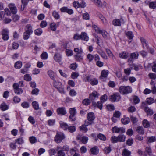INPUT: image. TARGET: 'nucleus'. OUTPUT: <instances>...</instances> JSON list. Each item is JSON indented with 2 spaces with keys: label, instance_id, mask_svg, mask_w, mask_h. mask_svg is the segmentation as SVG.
<instances>
[{
  "label": "nucleus",
  "instance_id": "1",
  "mask_svg": "<svg viewBox=\"0 0 156 156\" xmlns=\"http://www.w3.org/2000/svg\"><path fill=\"white\" fill-rule=\"evenodd\" d=\"M65 138V136L62 132L57 131L55 137V140L57 143H59Z\"/></svg>",
  "mask_w": 156,
  "mask_h": 156
},
{
  "label": "nucleus",
  "instance_id": "2",
  "mask_svg": "<svg viewBox=\"0 0 156 156\" xmlns=\"http://www.w3.org/2000/svg\"><path fill=\"white\" fill-rule=\"evenodd\" d=\"M119 90L121 93L124 94L131 93L132 91V89L129 86H121L119 88Z\"/></svg>",
  "mask_w": 156,
  "mask_h": 156
},
{
  "label": "nucleus",
  "instance_id": "3",
  "mask_svg": "<svg viewBox=\"0 0 156 156\" xmlns=\"http://www.w3.org/2000/svg\"><path fill=\"white\" fill-rule=\"evenodd\" d=\"M93 28L95 30V32L98 34H101L104 38L106 37L107 32L104 30H101L97 25H94L92 26Z\"/></svg>",
  "mask_w": 156,
  "mask_h": 156
},
{
  "label": "nucleus",
  "instance_id": "4",
  "mask_svg": "<svg viewBox=\"0 0 156 156\" xmlns=\"http://www.w3.org/2000/svg\"><path fill=\"white\" fill-rule=\"evenodd\" d=\"M2 38L4 41L8 40L9 39V31L7 28H4L2 30Z\"/></svg>",
  "mask_w": 156,
  "mask_h": 156
},
{
  "label": "nucleus",
  "instance_id": "5",
  "mask_svg": "<svg viewBox=\"0 0 156 156\" xmlns=\"http://www.w3.org/2000/svg\"><path fill=\"white\" fill-rule=\"evenodd\" d=\"M53 58L55 62H58L60 65L63 64V62L62 61V55L60 53H55L53 57Z\"/></svg>",
  "mask_w": 156,
  "mask_h": 156
},
{
  "label": "nucleus",
  "instance_id": "6",
  "mask_svg": "<svg viewBox=\"0 0 156 156\" xmlns=\"http://www.w3.org/2000/svg\"><path fill=\"white\" fill-rule=\"evenodd\" d=\"M112 130L114 133H123L125 132V129L123 127H118L115 126L112 128Z\"/></svg>",
  "mask_w": 156,
  "mask_h": 156
},
{
  "label": "nucleus",
  "instance_id": "7",
  "mask_svg": "<svg viewBox=\"0 0 156 156\" xmlns=\"http://www.w3.org/2000/svg\"><path fill=\"white\" fill-rule=\"evenodd\" d=\"M69 113L70 115L69 117V119L71 121H74L76 120V119L75 117L76 112L75 108H70Z\"/></svg>",
  "mask_w": 156,
  "mask_h": 156
},
{
  "label": "nucleus",
  "instance_id": "8",
  "mask_svg": "<svg viewBox=\"0 0 156 156\" xmlns=\"http://www.w3.org/2000/svg\"><path fill=\"white\" fill-rule=\"evenodd\" d=\"M100 94L96 91H93L89 94V98L93 102V105H94V101L97 99Z\"/></svg>",
  "mask_w": 156,
  "mask_h": 156
},
{
  "label": "nucleus",
  "instance_id": "9",
  "mask_svg": "<svg viewBox=\"0 0 156 156\" xmlns=\"http://www.w3.org/2000/svg\"><path fill=\"white\" fill-rule=\"evenodd\" d=\"M14 92L17 94H20L23 93V90L19 87V85L18 83H15L13 86Z\"/></svg>",
  "mask_w": 156,
  "mask_h": 156
},
{
  "label": "nucleus",
  "instance_id": "10",
  "mask_svg": "<svg viewBox=\"0 0 156 156\" xmlns=\"http://www.w3.org/2000/svg\"><path fill=\"white\" fill-rule=\"evenodd\" d=\"M120 95L117 94H114L110 96L109 99L110 101L112 102L117 101L120 100Z\"/></svg>",
  "mask_w": 156,
  "mask_h": 156
},
{
  "label": "nucleus",
  "instance_id": "11",
  "mask_svg": "<svg viewBox=\"0 0 156 156\" xmlns=\"http://www.w3.org/2000/svg\"><path fill=\"white\" fill-rule=\"evenodd\" d=\"M61 11L62 12H66L69 14H72L73 13V10L68 7L64 6L61 8L60 9Z\"/></svg>",
  "mask_w": 156,
  "mask_h": 156
},
{
  "label": "nucleus",
  "instance_id": "12",
  "mask_svg": "<svg viewBox=\"0 0 156 156\" xmlns=\"http://www.w3.org/2000/svg\"><path fill=\"white\" fill-rule=\"evenodd\" d=\"M139 54L138 52H134L131 53L130 54V58H129L128 60V62L129 63H132L133 61L132 59H137L138 58Z\"/></svg>",
  "mask_w": 156,
  "mask_h": 156
},
{
  "label": "nucleus",
  "instance_id": "13",
  "mask_svg": "<svg viewBox=\"0 0 156 156\" xmlns=\"http://www.w3.org/2000/svg\"><path fill=\"white\" fill-rule=\"evenodd\" d=\"M8 7L10 9L11 12L12 14H15L17 13V9L14 4L10 3L8 5Z\"/></svg>",
  "mask_w": 156,
  "mask_h": 156
},
{
  "label": "nucleus",
  "instance_id": "14",
  "mask_svg": "<svg viewBox=\"0 0 156 156\" xmlns=\"http://www.w3.org/2000/svg\"><path fill=\"white\" fill-rule=\"evenodd\" d=\"M144 105H142V107L144 109L145 111L147 113V115H152L153 114V110L148 107L147 105L145 104L144 103Z\"/></svg>",
  "mask_w": 156,
  "mask_h": 156
},
{
  "label": "nucleus",
  "instance_id": "15",
  "mask_svg": "<svg viewBox=\"0 0 156 156\" xmlns=\"http://www.w3.org/2000/svg\"><path fill=\"white\" fill-rule=\"evenodd\" d=\"M129 66L132 69H134L136 71H138L140 69H141L142 66L140 64L136 65L132 63H129Z\"/></svg>",
  "mask_w": 156,
  "mask_h": 156
},
{
  "label": "nucleus",
  "instance_id": "16",
  "mask_svg": "<svg viewBox=\"0 0 156 156\" xmlns=\"http://www.w3.org/2000/svg\"><path fill=\"white\" fill-rule=\"evenodd\" d=\"M109 73V71L106 70H103L102 71L100 78L103 79V78H106L107 77Z\"/></svg>",
  "mask_w": 156,
  "mask_h": 156
},
{
  "label": "nucleus",
  "instance_id": "17",
  "mask_svg": "<svg viewBox=\"0 0 156 156\" xmlns=\"http://www.w3.org/2000/svg\"><path fill=\"white\" fill-rule=\"evenodd\" d=\"M25 31L31 34L33 33L32 27L30 24H27L25 28Z\"/></svg>",
  "mask_w": 156,
  "mask_h": 156
},
{
  "label": "nucleus",
  "instance_id": "18",
  "mask_svg": "<svg viewBox=\"0 0 156 156\" xmlns=\"http://www.w3.org/2000/svg\"><path fill=\"white\" fill-rule=\"evenodd\" d=\"M57 112L58 114L62 115H65L66 113V110L64 107L58 108L57 109Z\"/></svg>",
  "mask_w": 156,
  "mask_h": 156
},
{
  "label": "nucleus",
  "instance_id": "19",
  "mask_svg": "<svg viewBox=\"0 0 156 156\" xmlns=\"http://www.w3.org/2000/svg\"><path fill=\"white\" fill-rule=\"evenodd\" d=\"M140 39L144 49L148 48V45L147 41L143 37L140 38Z\"/></svg>",
  "mask_w": 156,
  "mask_h": 156
},
{
  "label": "nucleus",
  "instance_id": "20",
  "mask_svg": "<svg viewBox=\"0 0 156 156\" xmlns=\"http://www.w3.org/2000/svg\"><path fill=\"white\" fill-rule=\"evenodd\" d=\"M87 118L88 120L91 122L93 121L95 118L94 113L92 112H90L87 114Z\"/></svg>",
  "mask_w": 156,
  "mask_h": 156
},
{
  "label": "nucleus",
  "instance_id": "21",
  "mask_svg": "<svg viewBox=\"0 0 156 156\" xmlns=\"http://www.w3.org/2000/svg\"><path fill=\"white\" fill-rule=\"evenodd\" d=\"M81 39L87 41L89 40V37L86 33L85 32H82L80 34Z\"/></svg>",
  "mask_w": 156,
  "mask_h": 156
},
{
  "label": "nucleus",
  "instance_id": "22",
  "mask_svg": "<svg viewBox=\"0 0 156 156\" xmlns=\"http://www.w3.org/2000/svg\"><path fill=\"white\" fill-rule=\"evenodd\" d=\"M9 108V106L8 105L3 102L0 105V108L2 111H5L8 110Z\"/></svg>",
  "mask_w": 156,
  "mask_h": 156
},
{
  "label": "nucleus",
  "instance_id": "23",
  "mask_svg": "<svg viewBox=\"0 0 156 156\" xmlns=\"http://www.w3.org/2000/svg\"><path fill=\"white\" fill-rule=\"evenodd\" d=\"M74 56L75 59L77 61H81L83 59V54H75Z\"/></svg>",
  "mask_w": 156,
  "mask_h": 156
},
{
  "label": "nucleus",
  "instance_id": "24",
  "mask_svg": "<svg viewBox=\"0 0 156 156\" xmlns=\"http://www.w3.org/2000/svg\"><path fill=\"white\" fill-rule=\"evenodd\" d=\"M91 124L90 122H87V123L86 125H83L79 127L80 130H82L84 132H87L88 130V129L86 127V126Z\"/></svg>",
  "mask_w": 156,
  "mask_h": 156
},
{
  "label": "nucleus",
  "instance_id": "25",
  "mask_svg": "<svg viewBox=\"0 0 156 156\" xmlns=\"http://www.w3.org/2000/svg\"><path fill=\"white\" fill-rule=\"evenodd\" d=\"M47 73L48 75L51 79L53 80H55V74L53 71L51 70H49L48 71Z\"/></svg>",
  "mask_w": 156,
  "mask_h": 156
},
{
  "label": "nucleus",
  "instance_id": "26",
  "mask_svg": "<svg viewBox=\"0 0 156 156\" xmlns=\"http://www.w3.org/2000/svg\"><path fill=\"white\" fill-rule=\"evenodd\" d=\"M90 151L92 154L96 155L98 153L99 150L97 147L95 146L91 149Z\"/></svg>",
  "mask_w": 156,
  "mask_h": 156
},
{
  "label": "nucleus",
  "instance_id": "27",
  "mask_svg": "<svg viewBox=\"0 0 156 156\" xmlns=\"http://www.w3.org/2000/svg\"><path fill=\"white\" fill-rule=\"evenodd\" d=\"M121 122L122 124L126 125L129 123L130 121V119L128 117L122 118L121 119Z\"/></svg>",
  "mask_w": 156,
  "mask_h": 156
},
{
  "label": "nucleus",
  "instance_id": "28",
  "mask_svg": "<svg viewBox=\"0 0 156 156\" xmlns=\"http://www.w3.org/2000/svg\"><path fill=\"white\" fill-rule=\"evenodd\" d=\"M136 131L138 133L140 134H143L144 133V129L142 126H138L136 129Z\"/></svg>",
  "mask_w": 156,
  "mask_h": 156
},
{
  "label": "nucleus",
  "instance_id": "29",
  "mask_svg": "<svg viewBox=\"0 0 156 156\" xmlns=\"http://www.w3.org/2000/svg\"><path fill=\"white\" fill-rule=\"evenodd\" d=\"M146 102L149 105H151L155 102V100L152 98H147L146 100Z\"/></svg>",
  "mask_w": 156,
  "mask_h": 156
},
{
  "label": "nucleus",
  "instance_id": "30",
  "mask_svg": "<svg viewBox=\"0 0 156 156\" xmlns=\"http://www.w3.org/2000/svg\"><path fill=\"white\" fill-rule=\"evenodd\" d=\"M128 56V53L126 52H123L119 54V57L121 58L125 59Z\"/></svg>",
  "mask_w": 156,
  "mask_h": 156
},
{
  "label": "nucleus",
  "instance_id": "31",
  "mask_svg": "<svg viewBox=\"0 0 156 156\" xmlns=\"http://www.w3.org/2000/svg\"><path fill=\"white\" fill-rule=\"evenodd\" d=\"M22 66V63L20 61L16 62L15 64L14 67L16 69H20L21 68Z\"/></svg>",
  "mask_w": 156,
  "mask_h": 156
},
{
  "label": "nucleus",
  "instance_id": "32",
  "mask_svg": "<svg viewBox=\"0 0 156 156\" xmlns=\"http://www.w3.org/2000/svg\"><path fill=\"white\" fill-rule=\"evenodd\" d=\"M126 136L124 135H119L118 136V142H124L125 141Z\"/></svg>",
  "mask_w": 156,
  "mask_h": 156
},
{
  "label": "nucleus",
  "instance_id": "33",
  "mask_svg": "<svg viewBox=\"0 0 156 156\" xmlns=\"http://www.w3.org/2000/svg\"><path fill=\"white\" fill-rule=\"evenodd\" d=\"M53 84L54 86L57 89H59L60 86L62 85V83L61 82L57 81L55 80H53Z\"/></svg>",
  "mask_w": 156,
  "mask_h": 156
},
{
  "label": "nucleus",
  "instance_id": "34",
  "mask_svg": "<svg viewBox=\"0 0 156 156\" xmlns=\"http://www.w3.org/2000/svg\"><path fill=\"white\" fill-rule=\"evenodd\" d=\"M32 105L35 110H37L39 109V105L38 103L36 101H34L32 102Z\"/></svg>",
  "mask_w": 156,
  "mask_h": 156
},
{
  "label": "nucleus",
  "instance_id": "35",
  "mask_svg": "<svg viewBox=\"0 0 156 156\" xmlns=\"http://www.w3.org/2000/svg\"><path fill=\"white\" fill-rule=\"evenodd\" d=\"M74 51L76 53V54H83V50L81 48H75Z\"/></svg>",
  "mask_w": 156,
  "mask_h": 156
},
{
  "label": "nucleus",
  "instance_id": "36",
  "mask_svg": "<svg viewBox=\"0 0 156 156\" xmlns=\"http://www.w3.org/2000/svg\"><path fill=\"white\" fill-rule=\"evenodd\" d=\"M60 124L61 127L65 130H67L68 128V125L62 121L60 122Z\"/></svg>",
  "mask_w": 156,
  "mask_h": 156
},
{
  "label": "nucleus",
  "instance_id": "37",
  "mask_svg": "<svg viewBox=\"0 0 156 156\" xmlns=\"http://www.w3.org/2000/svg\"><path fill=\"white\" fill-rule=\"evenodd\" d=\"M142 124L146 128L149 127L150 126L149 122L147 119H144L142 122Z\"/></svg>",
  "mask_w": 156,
  "mask_h": 156
},
{
  "label": "nucleus",
  "instance_id": "38",
  "mask_svg": "<svg viewBox=\"0 0 156 156\" xmlns=\"http://www.w3.org/2000/svg\"><path fill=\"white\" fill-rule=\"evenodd\" d=\"M112 24L115 26H120L121 23L119 20L118 19H115L113 20Z\"/></svg>",
  "mask_w": 156,
  "mask_h": 156
},
{
  "label": "nucleus",
  "instance_id": "39",
  "mask_svg": "<svg viewBox=\"0 0 156 156\" xmlns=\"http://www.w3.org/2000/svg\"><path fill=\"white\" fill-rule=\"evenodd\" d=\"M123 156H129L131 154V152L126 149L123 150L122 153Z\"/></svg>",
  "mask_w": 156,
  "mask_h": 156
},
{
  "label": "nucleus",
  "instance_id": "40",
  "mask_svg": "<svg viewBox=\"0 0 156 156\" xmlns=\"http://www.w3.org/2000/svg\"><path fill=\"white\" fill-rule=\"evenodd\" d=\"M2 21L3 23L8 24L10 23L12 21V20L9 17H5L4 18Z\"/></svg>",
  "mask_w": 156,
  "mask_h": 156
},
{
  "label": "nucleus",
  "instance_id": "41",
  "mask_svg": "<svg viewBox=\"0 0 156 156\" xmlns=\"http://www.w3.org/2000/svg\"><path fill=\"white\" fill-rule=\"evenodd\" d=\"M148 142L151 143L156 141V138L155 136H149L147 137Z\"/></svg>",
  "mask_w": 156,
  "mask_h": 156
},
{
  "label": "nucleus",
  "instance_id": "42",
  "mask_svg": "<svg viewBox=\"0 0 156 156\" xmlns=\"http://www.w3.org/2000/svg\"><path fill=\"white\" fill-rule=\"evenodd\" d=\"M12 18L13 21L14 22H16L19 20L20 17L19 15L15 14H13L12 16Z\"/></svg>",
  "mask_w": 156,
  "mask_h": 156
},
{
  "label": "nucleus",
  "instance_id": "43",
  "mask_svg": "<svg viewBox=\"0 0 156 156\" xmlns=\"http://www.w3.org/2000/svg\"><path fill=\"white\" fill-rule=\"evenodd\" d=\"M96 5L99 7H102V3L100 0H92Z\"/></svg>",
  "mask_w": 156,
  "mask_h": 156
},
{
  "label": "nucleus",
  "instance_id": "44",
  "mask_svg": "<svg viewBox=\"0 0 156 156\" xmlns=\"http://www.w3.org/2000/svg\"><path fill=\"white\" fill-rule=\"evenodd\" d=\"M90 100L88 99H85L83 101V104L85 105H89L90 104Z\"/></svg>",
  "mask_w": 156,
  "mask_h": 156
},
{
  "label": "nucleus",
  "instance_id": "45",
  "mask_svg": "<svg viewBox=\"0 0 156 156\" xmlns=\"http://www.w3.org/2000/svg\"><path fill=\"white\" fill-rule=\"evenodd\" d=\"M66 53L67 56H70L73 55V52L72 50L69 49H66Z\"/></svg>",
  "mask_w": 156,
  "mask_h": 156
},
{
  "label": "nucleus",
  "instance_id": "46",
  "mask_svg": "<svg viewBox=\"0 0 156 156\" xmlns=\"http://www.w3.org/2000/svg\"><path fill=\"white\" fill-rule=\"evenodd\" d=\"M29 141L31 144H34L36 143L37 140L34 136H31L29 138Z\"/></svg>",
  "mask_w": 156,
  "mask_h": 156
},
{
  "label": "nucleus",
  "instance_id": "47",
  "mask_svg": "<svg viewBox=\"0 0 156 156\" xmlns=\"http://www.w3.org/2000/svg\"><path fill=\"white\" fill-rule=\"evenodd\" d=\"M81 141L84 144H86L88 140V138L86 136H83L80 138Z\"/></svg>",
  "mask_w": 156,
  "mask_h": 156
},
{
  "label": "nucleus",
  "instance_id": "48",
  "mask_svg": "<svg viewBox=\"0 0 156 156\" xmlns=\"http://www.w3.org/2000/svg\"><path fill=\"white\" fill-rule=\"evenodd\" d=\"M21 106L24 108H27L29 107L30 104L28 102L24 101L21 103Z\"/></svg>",
  "mask_w": 156,
  "mask_h": 156
},
{
  "label": "nucleus",
  "instance_id": "49",
  "mask_svg": "<svg viewBox=\"0 0 156 156\" xmlns=\"http://www.w3.org/2000/svg\"><path fill=\"white\" fill-rule=\"evenodd\" d=\"M149 5L150 8L155 9L156 8V2L153 1L150 2L149 4Z\"/></svg>",
  "mask_w": 156,
  "mask_h": 156
},
{
  "label": "nucleus",
  "instance_id": "50",
  "mask_svg": "<svg viewBox=\"0 0 156 156\" xmlns=\"http://www.w3.org/2000/svg\"><path fill=\"white\" fill-rule=\"evenodd\" d=\"M16 143L19 144H21L24 143V140L22 138H19L15 140Z\"/></svg>",
  "mask_w": 156,
  "mask_h": 156
},
{
  "label": "nucleus",
  "instance_id": "51",
  "mask_svg": "<svg viewBox=\"0 0 156 156\" xmlns=\"http://www.w3.org/2000/svg\"><path fill=\"white\" fill-rule=\"evenodd\" d=\"M31 34L25 31L23 34V39L25 40L28 39L29 38L30 35Z\"/></svg>",
  "mask_w": 156,
  "mask_h": 156
},
{
  "label": "nucleus",
  "instance_id": "52",
  "mask_svg": "<svg viewBox=\"0 0 156 156\" xmlns=\"http://www.w3.org/2000/svg\"><path fill=\"white\" fill-rule=\"evenodd\" d=\"M126 35L129 39H132L133 37V34L131 31H128L126 34Z\"/></svg>",
  "mask_w": 156,
  "mask_h": 156
},
{
  "label": "nucleus",
  "instance_id": "53",
  "mask_svg": "<svg viewBox=\"0 0 156 156\" xmlns=\"http://www.w3.org/2000/svg\"><path fill=\"white\" fill-rule=\"evenodd\" d=\"M136 110L135 107L134 106H131L127 109V111L129 112L133 113Z\"/></svg>",
  "mask_w": 156,
  "mask_h": 156
},
{
  "label": "nucleus",
  "instance_id": "54",
  "mask_svg": "<svg viewBox=\"0 0 156 156\" xmlns=\"http://www.w3.org/2000/svg\"><path fill=\"white\" fill-rule=\"evenodd\" d=\"M98 52L103 58L105 59L107 58V56L104 52L100 50L98 51Z\"/></svg>",
  "mask_w": 156,
  "mask_h": 156
},
{
  "label": "nucleus",
  "instance_id": "55",
  "mask_svg": "<svg viewBox=\"0 0 156 156\" xmlns=\"http://www.w3.org/2000/svg\"><path fill=\"white\" fill-rule=\"evenodd\" d=\"M42 33V29L41 28L37 29L34 31V33L35 35H40Z\"/></svg>",
  "mask_w": 156,
  "mask_h": 156
},
{
  "label": "nucleus",
  "instance_id": "56",
  "mask_svg": "<svg viewBox=\"0 0 156 156\" xmlns=\"http://www.w3.org/2000/svg\"><path fill=\"white\" fill-rule=\"evenodd\" d=\"M13 101L15 103H18L20 101L21 99L17 96H16L13 97Z\"/></svg>",
  "mask_w": 156,
  "mask_h": 156
},
{
  "label": "nucleus",
  "instance_id": "57",
  "mask_svg": "<svg viewBox=\"0 0 156 156\" xmlns=\"http://www.w3.org/2000/svg\"><path fill=\"white\" fill-rule=\"evenodd\" d=\"M24 79L26 81H29L31 80V77L29 74H27L24 76Z\"/></svg>",
  "mask_w": 156,
  "mask_h": 156
},
{
  "label": "nucleus",
  "instance_id": "58",
  "mask_svg": "<svg viewBox=\"0 0 156 156\" xmlns=\"http://www.w3.org/2000/svg\"><path fill=\"white\" fill-rule=\"evenodd\" d=\"M98 137L100 139L102 140L105 141L106 140V136L102 134H99L98 135Z\"/></svg>",
  "mask_w": 156,
  "mask_h": 156
},
{
  "label": "nucleus",
  "instance_id": "59",
  "mask_svg": "<svg viewBox=\"0 0 156 156\" xmlns=\"http://www.w3.org/2000/svg\"><path fill=\"white\" fill-rule=\"evenodd\" d=\"M98 83V81L97 79L95 78H92L90 83L92 85H94L97 84Z\"/></svg>",
  "mask_w": 156,
  "mask_h": 156
},
{
  "label": "nucleus",
  "instance_id": "60",
  "mask_svg": "<svg viewBox=\"0 0 156 156\" xmlns=\"http://www.w3.org/2000/svg\"><path fill=\"white\" fill-rule=\"evenodd\" d=\"M19 44L16 42H14L12 44V48L14 49H17L19 47Z\"/></svg>",
  "mask_w": 156,
  "mask_h": 156
},
{
  "label": "nucleus",
  "instance_id": "61",
  "mask_svg": "<svg viewBox=\"0 0 156 156\" xmlns=\"http://www.w3.org/2000/svg\"><path fill=\"white\" fill-rule=\"evenodd\" d=\"M121 115V113L119 111H115L113 115L114 117L117 118H118L120 117Z\"/></svg>",
  "mask_w": 156,
  "mask_h": 156
},
{
  "label": "nucleus",
  "instance_id": "62",
  "mask_svg": "<svg viewBox=\"0 0 156 156\" xmlns=\"http://www.w3.org/2000/svg\"><path fill=\"white\" fill-rule=\"evenodd\" d=\"M101 101L102 102H105L107 100V96L106 94L102 96L100 98Z\"/></svg>",
  "mask_w": 156,
  "mask_h": 156
},
{
  "label": "nucleus",
  "instance_id": "63",
  "mask_svg": "<svg viewBox=\"0 0 156 156\" xmlns=\"http://www.w3.org/2000/svg\"><path fill=\"white\" fill-rule=\"evenodd\" d=\"M126 133L129 136H131L133 134V131L132 129L130 128L127 130Z\"/></svg>",
  "mask_w": 156,
  "mask_h": 156
},
{
  "label": "nucleus",
  "instance_id": "64",
  "mask_svg": "<svg viewBox=\"0 0 156 156\" xmlns=\"http://www.w3.org/2000/svg\"><path fill=\"white\" fill-rule=\"evenodd\" d=\"M149 77L152 79L155 80L156 79V74L150 73L149 74Z\"/></svg>",
  "mask_w": 156,
  "mask_h": 156
}]
</instances>
